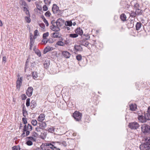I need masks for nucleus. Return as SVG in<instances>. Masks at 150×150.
Instances as JSON below:
<instances>
[{"mask_svg":"<svg viewBox=\"0 0 150 150\" xmlns=\"http://www.w3.org/2000/svg\"><path fill=\"white\" fill-rule=\"evenodd\" d=\"M48 131L51 133H53L54 131V128L53 127H51L49 128L48 130Z\"/></svg>","mask_w":150,"mask_h":150,"instance_id":"f704fd0d","label":"nucleus"},{"mask_svg":"<svg viewBox=\"0 0 150 150\" xmlns=\"http://www.w3.org/2000/svg\"><path fill=\"white\" fill-rule=\"evenodd\" d=\"M32 136L35 137H36L38 136L37 134L35 132H32Z\"/></svg>","mask_w":150,"mask_h":150,"instance_id":"e2e57ef3","label":"nucleus"},{"mask_svg":"<svg viewBox=\"0 0 150 150\" xmlns=\"http://www.w3.org/2000/svg\"><path fill=\"white\" fill-rule=\"evenodd\" d=\"M135 12L137 15H141L142 13V10L138 8L136 9Z\"/></svg>","mask_w":150,"mask_h":150,"instance_id":"bb28decb","label":"nucleus"},{"mask_svg":"<svg viewBox=\"0 0 150 150\" xmlns=\"http://www.w3.org/2000/svg\"><path fill=\"white\" fill-rule=\"evenodd\" d=\"M82 57L81 54H79L76 56V59L78 61H80L82 59Z\"/></svg>","mask_w":150,"mask_h":150,"instance_id":"a18cd8bd","label":"nucleus"},{"mask_svg":"<svg viewBox=\"0 0 150 150\" xmlns=\"http://www.w3.org/2000/svg\"><path fill=\"white\" fill-rule=\"evenodd\" d=\"M47 40L46 38H43L42 40V42H43V43L45 44L47 42Z\"/></svg>","mask_w":150,"mask_h":150,"instance_id":"6e6d98bb","label":"nucleus"},{"mask_svg":"<svg viewBox=\"0 0 150 150\" xmlns=\"http://www.w3.org/2000/svg\"><path fill=\"white\" fill-rule=\"evenodd\" d=\"M130 11L128 9H126L125 10V12L126 14H129V13H130Z\"/></svg>","mask_w":150,"mask_h":150,"instance_id":"338daca9","label":"nucleus"},{"mask_svg":"<svg viewBox=\"0 0 150 150\" xmlns=\"http://www.w3.org/2000/svg\"><path fill=\"white\" fill-rule=\"evenodd\" d=\"M27 130H29L30 131H31L32 129V127L31 125L28 124L27 126Z\"/></svg>","mask_w":150,"mask_h":150,"instance_id":"a19ab883","label":"nucleus"},{"mask_svg":"<svg viewBox=\"0 0 150 150\" xmlns=\"http://www.w3.org/2000/svg\"><path fill=\"white\" fill-rule=\"evenodd\" d=\"M60 144L61 146H63L64 147H66L67 146V144L66 142L65 141H63L62 143H61Z\"/></svg>","mask_w":150,"mask_h":150,"instance_id":"3c124183","label":"nucleus"},{"mask_svg":"<svg viewBox=\"0 0 150 150\" xmlns=\"http://www.w3.org/2000/svg\"><path fill=\"white\" fill-rule=\"evenodd\" d=\"M130 109L132 111H134L137 108V106L135 104H132L129 106Z\"/></svg>","mask_w":150,"mask_h":150,"instance_id":"5701e85b","label":"nucleus"},{"mask_svg":"<svg viewBox=\"0 0 150 150\" xmlns=\"http://www.w3.org/2000/svg\"><path fill=\"white\" fill-rule=\"evenodd\" d=\"M142 131L144 134H150V126L146 124L142 125L141 127Z\"/></svg>","mask_w":150,"mask_h":150,"instance_id":"f03ea898","label":"nucleus"},{"mask_svg":"<svg viewBox=\"0 0 150 150\" xmlns=\"http://www.w3.org/2000/svg\"><path fill=\"white\" fill-rule=\"evenodd\" d=\"M80 44L81 45L87 47L89 44V42L87 41L86 38L81 40L80 41Z\"/></svg>","mask_w":150,"mask_h":150,"instance_id":"f8f14e48","label":"nucleus"},{"mask_svg":"<svg viewBox=\"0 0 150 150\" xmlns=\"http://www.w3.org/2000/svg\"><path fill=\"white\" fill-rule=\"evenodd\" d=\"M21 98L22 100H25L27 98V96L23 94L21 96Z\"/></svg>","mask_w":150,"mask_h":150,"instance_id":"13d9d810","label":"nucleus"},{"mask_svg":"<svg viewBox=\"0 0 150 150\" xmlns=\"http://www.w3.org/2000/svg\"><path fill=\"white\" fill-rule=\"evenodd\" d=\"M24 10H26L25 12V14L27 16H30V14L29 11L28 10L27 8L25 7H23Z\"/></svg>","mask_w":150,"mask_h":150,"instance_id":"4c0bfd02","label":"nucleus"},{"mask_svg":"<svg viewBox=\"0 0 150 150\" xmlns=\"http://www.w3.org/2000/svg\"><path fill=\"white\" fill-rule=\"evenodd\" d=\"M74 49L76 51L81 52L83 50V48L80 45H75L74 46Z\"/></svg>","mask_w":150,"mask_h":150,"instance_id":"a211bd4d","label":"nucleus"},{"mask_svg":"<svg viewBox=\"0 0 150 150\" xmlns=\"http://www.w3.org/2000/svg\"><path fill=\"white\" fill-rule=\"evenodd\" d=\"M35 52L39 57H40L41 56V52L38 50H36Z\"/></svg>","mask_w":150,"mask_h":150,"instance_id":"79ce46f5","label":"nucleus"},{"mask_svg":"<svg viewBox=\"0 0 150 150\" xmlns=\"http://www.w3.org/2000/svg\"><path fill=\"white\" fill-rule=\"evenodd\" d=\"M72 25V23L71 21H66L65 22V25L66 26H71Z\"/></svg>","mask_w":150,"mask_h":150,"instance_id":"c85d7f7f","label":"nucleus"},{"mask_svg":"<svg viewBox=\"0 0 150 150\" xmlns=\"http://www.w3.org/2000/svg\"><path fill=\"white\" fill-rule=\"evenodd\" d=\"M56 44L59 46H63L64 45V43L62 41H58L57 42Z\"/></svg>","mask_w":150,"mask_h":150,"instance_id":"ea45409f","label":"nucleus"},{"mask_svg":"<svg viewBox=\"0 0 150 150\" xmlns=\"http://www.w3.org/2000/svg\"><path fill=\"white\" fill-rule=\"evenodd\" d=\"M26 134H25V135L24 136V137H27L28 136L29 134H30V130H27L26 131Z\"/></svg>","mask_w":150,"mask_h":150,"instance_id":"69168bd1","label":"nucleus"},{"mask_svg":"<svg viewBox=\"0 0 150 150\" xmlns=\"http://www.w3.org/2000/svg\"><path fill=\"white\" fill-rule=\"evenodd\" d=\"M138 119L139 121L142 123H145L146 122L145 115H139L138 117Z\"/></svg>","mask_w":150,"mask_h":150,"instance_id":"9b49d317","label":"nucleus"},{"mask_svg":"<svg viewBox=\"0 0 150 150\" xmlns=\"http://www.w3.org/2000/svg\"><path fill=\"white\" fill-rule=\"evenodd\" d=\"M45 23V25H46L47 26H48L49 25V23H48V21L46 20V19H45L43 21Z\"/></svg>","mask_w":150,"mask_h":150,"instance_id":"774afa93","label":"nucleus"},{"mask_svg":"<svg viewBox=\"0 0 150 150\" xmlns=\"http://www.w3.org/2000/svg\"><path fill=\"white\" fill-rule=\"evenodd\" d=\"M23 116L25 117L26 115L27 114V112L26 110H23Z\"/></svg>","mask_w":150,"mask_h":150,"instance_id":"8fccbe9b","label":"nucleus"},{"mask_svg":"<svg viewBox=\"0 0 150 150\" xmlns=\"http://www.w3.org/2000/svg\"><path fill=\"white\" fill-rule=\"evenodd\" d=\"M128 126L129 128L132 129H136L139 127L138 123L135 122L129 123Z\"/></svg>","mask_w":150,"mask_h":150,"instance_id":"20e7f679","label":"nucleus"},{"mask_svg":"<svg viewBox=\"0 0 150 150\" xmlns=\"http://www.w3.org/2000/svg\"><path fill=\"white\" fill-rule=\"evenodd\" d=\"M52 24L50 26V28L52 30L55 31H58L60 30L59 27L57 26L56 25H55V23L54 22L52 23V22H51Z\"/></svg>","mask_w":150,"mask_h":150,"instance_id":"6e6552de","label":"nucleus"},{"mask_svg":"<svg viewBox=\"0 0 150 150\" xmlns=\"http://www.w3.org/2000/svg\"><path fill=\"white\" fill-rule=\"evenodd\" d=\"M26 105L27 107L29 106L30 105V99L29 98H28L26 100Z\"/></svg>","mask_w":150,"mask_h":150,"instance_id":"c03bdc74","label":"nucleus"},{"mask_svg":"<svg viewBox=\"0 0 150 150\" xmlns=\"http://www.w3.org/2000/svg\"><path fill=\"white\" fill-rule=\"evenodd\" d=\"M140 149L141 150H148L150 149V146L147 143H146L145 142V143L140 145Z\"/></svg>","mask_w":150,"mask_h":150,"instance_id":"423d86ee","label":"nucleus"},{"mask_svg":"<svg viewBox=\"0 0 150 150\" xmlns=\"http://www.w3.org/2000/svg\"><path fill=\"white\" fill-rule=\"evenodd\" d=\"M23 77H21L20 78H18L17 81H16V87L18 91H19L21 87L22 84Z\"/></svg>","mask_w":150,"mask_h":150,"instance_id":"39448f33","label":"nucleus"},{"mask_svg":"<svg viewBox=\"0 0 150 150\" xmlns=\"http://www.w3.org/2000/svg\"><path fill=\"white\" fill-rule=\"evenodd\" d=\"M45 15L46 17H49L51 15V13L49 11H48L45 13Z\"/></svg>","mask_w":150,"mask_h":150,"instance_id":"de8ad7c7","label":"nucleus"},{"mask_svg":"<svg viewBox=\"0 0 150 150\" xmlns=\"http://www.w3.org/2000/svg\"><path fill=\"white\" fill-rule=\"evenodd\" d=\"M52 0H44L45 4L46 5H49L51 3V1Z\"/></svg>","mask_w":150,"mask_h":150,"instance_id":"37998d69","label":"nucleus"},{"mask_svg":"<svg viewBox=\"0 0 150 150\" xmlns=\"http://www.w3.org/2000/svg\"><path fill=\"white\" fill-rule=\"evenodd\" d=\"M30 103V107L31 108H34L37 106L36 103L34 100H32L31 101Z\"/></svg>","mask_w":150,"mask_h":150,"instance_id":"4be33fe9","label":"nucleus"},{"mask_svg":"<svg viewBox=\"0 0 150 150\" xmlns=\"http://www.w3.org/2000/svg\"><path fill=\"white\" fill-rule=\"evenodd\" d=\"M39 25L41 28L43 29H44L45 28V24L43 23H40L39 24Z\"/></svg>","mask_w":150,"mask_h":150,"instance_id":"680f3d73","label":"nucleus"},{"mask_svg":"<svg viewBox=\"0 0 150 150\" xmlns=\"http://www.w3.org/2000/svg\"><path fill=\"white\" fill-rule=\"evenodd\" d=\"M30 17V16H25V20L28 23H30L31 21V19Z\"/></svg>","mask_w":150,"mask_h":150,"instance_id":"72a5a7b5","label":"nucleus"},{"mask_svg":"<svg viewBox=\"0 0 150 150\" xmlns=\"http://www.w3.org/2000/svg\"><path fill=\"white\" fill-rule=\"evenodd\" d=\"M145 141L146 143H147L149 146L150 145V137H148L146 138H145Z\"/></svg>","mask_w":150,"mask_h":150,"instance_id":"2f4dec72","label":"nucleus"},{"mask_svg":"<svg viewBox=\"0 0 150 150\" xmlns=\"http://www.w3.org/2000/svg\"><path fill=\"white\" fill-rule=\"evenodd\" d=\"M12 150H20V147L19 146H14L12 148Z\"/></svg>","mask_w":150,"mask_h":150,"instance_id":"473e14b6","label":"nucleus"},{"mask_svg":"<svg viewBox=\"0 0 150 150\" xmlns=\"http://www.w3.org/2000/svg\"><path fill=\"white\" fill-rule=\"evenodd\" d=\"M54 49L52 47L47 46L44 49L43 51V53L45 54L48 52L53 50Z\"/></svg>","mask_w":150,"mask_h":150,"instance_id":"2eb2a0df","label":"nucleus"},{"mask_svg":"<svg viewBox=\"0 0 150 150\" xmlns=\"http://www.w3.org/2000/svg\"><path fill=\"white\" fill-rule=\"evenodd\" d=\"M62 55L63 56L66 58H69L71 56L70 53L67 51H64L62 52Z\"/></svg>","mask_w":150,"mask_h":150,"instance_id":"4468645a","label":"nucleus"},{"mask_svg":"<svg viewBox=\"0 0 150 150\" xmlns=\"http://www.w3.org/2000/svg\"><path fill=\"white\" fill-rule=\"evenodd\" d=\"M75 33L77 34L81 35L83 34L82 30L80 28H77L75 30Z\"/></svg>","mask_w":150,"mask_h":150,"instance_id":"6ab92c4d","label":"nucleus"},{"mask_svg":"<svg viewBox=\"0 0 150 150\" xmlns=\"http://www.w3.org/2000/svg\"><path fill=\"white\" fill-rule=\"evenodd\" d=\"M52 11L54 14L57 13L58 12H59V13H60L61 11L59 10V7H58L57 5L55 4H54L53 5Z\"/></svg>","mask_w":150,"mask_h":150,"instance_id":"0eeeda50","label":"nucleus"},{"mask_svg":"<svg viewBox=\"0 0 150 150\" xmlns=\"http://www.w3.org/2000/svg\"><path fill=\"white\" fill-rule=\"evenodd\" d=\"M26 144L29 146H31L33 144V142L30 140H28L26 142Z\"/></svg>","mask_w":150,"mask_h":150,"instance_id":"864d4df0","label":"nucleus"},{"mask_svg":"<svg viewBox=\"0 0 150 150\" xmlns=\"http://www.w3.org/2000/svg\"><path fill=\"white\" fill-rule=\"evenodd\" d=\"M42 9L43 11H46L48 10V7L46 5H44L42 7Z\"/></svg>","mask_w":150,"mask_h":150,"instance_id":"4d7b16f0","label":"nucleus"},{"mask_svg":"<svg viewBox=\"0 0 150 150\" xmlns=\"http://www.w3.org/2000/svg\"><path fill=\"white\" fill-rule=\"evenodd\" d=\"M39 127H40L42 129H45L47 127V125L46 123L45 122H40L39 123Z\"/></svg>","mask_w":150,"mask_h":150,"instance_id":"f3484780","label":"nucleus"},{"mask_svg":"<svg viewBox=\"0 0 150 150\" xmlns=\"http://www.w3.org/2000/svg\"><path fill=\"white\" fill-rule=\"evenodd\" d=\"M55 23L56 25L59 27L61 26L62 25V27L63 25L64 24V21L62 19L59 18L57 19L56 22Z\"/></svg>","mask_w":150,"mask_h":150,"instance_id":"1a4fd4ad","label":"nucleus"},{"mask_svg":"<svg viewBox=\"0 0 150 150\" xmlns=\"http://www.w3.org/2000/svg\"><path fill=\"white\" fill-rule=\"evenodd\" d=\"M120 18L122 21H123L126 20L127 17L124 13H122L121 15Z\"/></svg>","mask_w":150,"mask_h":150,"instance_id":"393cba45","label":"nucleus"},{"mask_svg":"<svg viewBox=\"0 0 150 150\" xmlns=\"http://www.w3.org/2000/svg\"><path fill=\"white\" fill-rule=\"evenodd\" d=\"M49 35V33L48 32H47L45 33H44L43 34V38H46L47 37H48Z\"/></svg>","mask_w":150,"mask_h":150,"instance_id":"603ef678","label":"nucleus"},{"mask_svg":"<svg viewBox=\"0 0 150 150\" xmlns=\"http://www.w3.org/2000/svg\"><path fill=\"white\" fill-rule=\"evenodd\" d=\"M47 42H48L49 43H52L54 42V41L53 40L52 38H50L48 40H47Z\"/></svg>","mask_w":150,"mask_h":150,"instance_id":"052dcab7","label":"nucleus"},{"mask_svg":"<svg viewBox=\"0 0 150 150\" xmlns=\"http://www.w3.org/2000/svg\"><path fill=\"white\" fill-rule=\"evenodd\" d=\"M131 4L132 6H133L134 8L136 9L138 8L139 7V4L136 1H131Z\"/></svg>","mask_w":150,"mask_h":150,"instance_id":"ddd939ff","label":"nucleus"},{"mask_svg":"<svg viewBox=\"0 0 150 150\" xmlns=\"http://www.w3.org/2000/svg\"><path fill=\"white\" fill-rule=\"evenodd\" d=\"M78 34L76 33L75 34H69V36L70 37L72 38H76L78 36Z\"/></svg>","mask_w":150,"mask_h":150,"instance_id":"c9c22d12","label":"nucleus"},{"mask_svg":"<svg viewBox=\"0 0 150 150\" xmlns=\"http://www.w3.org/2000/svg\"><path fill=\"white\" fill-rule=\"evenodd\" d=\"M26 139L27 140V139L31 141H35V139L32 137H27L26 138Z\"/></svg>","mask_w":150,"mask_h":150,"instance_id":"49530a36","label":"nucleus"},{"mask_svg":"<svg viewBox=\"0 0 150 150\" xmlns=\"http://www.w3.org/2000/svg\"><path fill=\"white\" fill-rule=\"evenodd\" d=\"M34 40L32 38V36H30V45H33L34 43Z\"/></svg>","mask_w":150,"mask_h":150,"instance_id":"58836bf2","label":"nucleus"},{"mask_svg":"<svg viewBox=\"0 0 150 150\" xmlns=\"http://www.w3.org/2000/svg\"><path fill=\"white\" fill-rule=\"evenodd\" d=\"M45 116L44 114H40L38 117V120L39 121L42 122L44 120Z\"/></svg>","mask_w":150,"mask_h":150,"instance_id":"dca6fc26","label":"nucleus"},{"mask_svg":"<svg viewBox=\"0 0 150 150\" xmlns=\"http://www.w3.org/2000/svg\"><path fill=\"white\" fill-rule=\"evenodd\" d=\"M21 4L22 5L24 6H26L27 5V4L26 2L23 0H21Z\"/></svg>","mask_w":150,"mask_h":150,"instance_id":"5fc2aeb1","label":"nucleus"},{"mask_svg":"<svg viewBox=\"0 0 150 150\" xmlns=\"http://www.w3.org/2000/svg\"><path fill=\"white\" fill-rule=\"evenodd\" d=\"M22 120H23V123L25 125V124L27 123V119L26 118L23 117L22 118Z\"/></svg>","mask_w":150,"mask_h":150,"instance_id":"bf43d9fd","label":"nucleus"},{"mask_svg":"<svg viewBox=\"0 0 150 150\" xmlns=\"http://www.w3.org/2000/svg\"><path fill=\"white\" fill-rule=\"evenodd\" d=\"M137 15L136 12H134L132 11H130L129 13V16H131L132 17H135Z\"/></svg>","mask_w":150,"mask_h":150,"instance_id":"c756f323","label":"nucleus"},{"mask_svg":"<svg viewBox=\"0 0 150 150\" xmlns=\"http://www.w3.org/2000/svg\"><path fill=\"white\" fill-rule=\"evenodd\" d=\"M27 130V127L26 125H25L23 127V133L21 134V136H22L23 137H25L24 136L25 135V132Z\"/></svg>","mask_w":150,"mask_h":150,"instance_id":"a878e982","label":"nucleus"},{"mask_svg":"<svg viewBox=\"0 0 150 150\" xmlns=\"http://www.w3.org/2000/svg\"><path fill=\"white\" fill-rule=\"evenodd\" d=\"M42 129L40 127H37L35 128L36 131L38 132H40L41 131Z\"/></svg>","mask_w":150,"mask_h":150,"instance_id":"09e8293b","label":"nucleus"},{"mask_svg":"<svg viewBox=\"0 0 150 150\" xmlns=\"http://www.w3.org/2000/svg\"><path fill=\"white\" fill-rule=\"evenodd\" d=\"M52 144L49 143H46L42 144L40 146L43 150H57L56 148V143L52 142Z\"/></svg>","mask_w":150,"mask_h":150,"instance_id":"f257e3e1","label":"nucleus"},{"mask_svg":"<svg viewBox=\"0 0 150 150\" xmlns=\"http://www.w3.org/2000/svg\"><path fill=\"white\" fill-rule=\"evenodd\" d=\"M6 56H4L2 58V62H4V63H5L6 62Z\"/></svg>","mask_w":150,"mask_h":150,"instance_id":"0e129e2a","label":"nucleus"},{"mask_svg":"<svg viewBox=\"0 0 150 150\" xmlns=\"http://www.w3.org/2000/svg\"><path fill=\"white\" fill-rule=\"evenodd\" d=\"M31 123L32 125L34 126L36 125L37 124V121L34 119H33L31 120Z\"/></svg>","mask_w":150,"mask_h":150,"instance_id":"e433bc0d","label":"nucleus"},{"mask_svg":"<svg viewBox=\"0 0 150 150\" xmlns=\"http://www.w3.org/2000/svg\"><path fill=\"white\" fill-rule=\"evenodd\" d=\"M73 116L76 121H79L81 119L82 114L79 111H75L73 113Z\"/></svg>","mask_w":150,"mask_h":150,"instance_id":"7ed1b4c3","label":"nucleus"},{"mask_svg":"<svg viewBox=\"0 0 150 150\" xmlns=\"http://www.w3.org/2000/svg\"><path fill=\"white\" fill-rule=\"evenodd\" d=\"M145 117L146 119V121L147 120H150V113H146L144 114Z\"/></svg>","mask_w":150,"mask_h":150,"instance_id":"7c9ffc66","label":"nucleus"},{"mask_svg":"<svg viewBox=\"0 0 150 150\" xmlns=\"http://www.w3.org/2000/svg\"><path fill=\"white\" fill-rule=\"evenodd\" d=\"M50 65V63L48 61H45L44 62L43 65L45 69H47L48 68Z\"/></svg>","mask_w":150,"mask_h":150,"instance_id":"b1692460","label":"nucleus"},{"mask_svg":"<svg viewBox=\"0 0 150 150\" xmlns=\"http://www.w3.org/2000/svg\"><path fill=\"white\" fill-rule=\"evenodd\" d=\"M142 24L141 23H137L136 25V30H139L142 26Z\"/></svg>","mask_w":150,"mask_h":150,"instance_id":"cd10ccee","label":"nucleus"},{"mask_svg":"<svg viewBox=\"0 0 150 150\" xmlns=\"http://www.w3.org/2000/svg\"><path fill=\"white\" fill-rule=\"evenodd\" d=\"M33 89L32 87H28L26 91V94L28 97H30L32 95Z\"/></svg>","mask_w":150,"mask_h":150,"instance_id":"9d476101","label":"nucleus"},{"mask_svg":"<svg viewBox=\"0 0 150 150\" xmlns=\"http://www.w3.org/2000/svg\"><path fill=\"white\" fill-rule=\"evenodd\" d=\"M33 78L34 79H36L38 77L37 72L36 71H33L32 72Z\"/></svg>","mask_w":150,"mask_h":150,"instance_id":"412c9836","label":"nucleus"},{"mask_svg":"<svg viewBox=\"0 0 150 150\" xmlns=\"http://www.w3.org/2000/svg\"><path fill=\"white\" fill-rule=\"evenodd\" d=\"M52 36L54 38H59L60 37L61 35L58 32H54L52 33Z\"/></svg>","mask_w":150,"mask_h":150,"instance_id":"aec40b11","label":"nucleus"}]
</instances>
